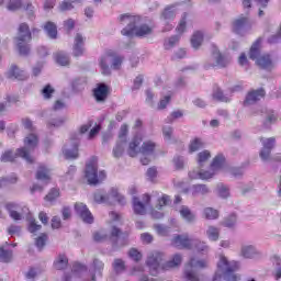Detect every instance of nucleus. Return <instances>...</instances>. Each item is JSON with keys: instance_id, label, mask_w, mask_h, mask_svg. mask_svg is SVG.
I'll return each mask as SVG.
<instances>
[{"instance_id": "nucleus-50", "label": "nucleus", "mask_w": 281, "mask_h": 281, "mask_svg": "<svg viewBox=\"0 0 281 281\" xmlns=\"http://www.w3.org/2000/svg\"><path fill=\"white\" fill-rule=\"evenodd\" d=\"M60 196V191L58 189H52L48 194L45 196V201H48L52 203L53 201H56Z\"/></svg>"}, {"instance_id": "nucleus-27", "label": "nucleus", "mask_w": 281, "mask_h": 281, "mask_svg": "<svg viewBox=\"0 0 281 281\" xmlns=\"http://www.w3.org/2000/svg\"><path fill=\"white\" fill-rule=\"evenodd\" d=\"M214 176V172H210V171H203L201 169H194L192 171L189 172V177L190 179H212Z\"/></svg>"}, {"instance_id": "nucleus-51", "label": "nucleus", "mask_w": 281, "mask_h": 281, "mask_svg": "<svg viewBox=\"0 0 281 281\" xmlns=\"http://www.w3.org/2000/svg\"><path fill=\"white\" fill-rule=\"evenodd\" d=\"M127 135H128V125L123 124L119 132V142H124L126 144Z\"/></svg>"}, {"instance_id": "nucleus-26", "label": "nucleus", "mask_w": 281, "mask_h": 281, "mask_svg": "<svg viewBox=\"0 0 281 281\" xmlns=\"http://www.w3.org/2000/svg\"><path fill=\"white\" fill-rule=\"evenodd\" d=\"M5 210H8L11 218H13V221H21V218H23V216L21 215V213H19V204L14 203V202H9L5 204Z\"/></svg>"}, {"instance_id": "nucleus-18", "label": "nucleus", "mask_w": 281, "mask_h": 281, "mask_svg": "<svg viewBox=\"0 0 281 281\" xmlns=\"http://www.w3.org/2000/svg\"><path fill=\"white\" fill-rule=\"evenodd\" d=\"M249 27H251L249 19L245 16H240L233 22V32L236 34H243V32H246Z\"/></svg>"}, {"instance_id": "nucleus-31", "label": "nucleus", "mask_w": 281, "mask_h": 281, "mask_svg": "<svg viewBox=\"0 0 281 281\" xmlns=\"http://www.w3.org/2000/svg\"><path fill=\"white\" fill-rule=\"evenodd\" d=\"M181 262H183V257L176 254L165 263V269H177L181 266Z\"/></svg>"}, {"instance_id": "nucleus-36", "label": "nucleus", "mask_w": 281, "mask_h": 281, "mask_svg": "<svg viewBox=\"0 0 281 281\" xmlns=\"http://www.w3.org/2000/svg\"><path fill=\"white\" fill-rule=\"evenodd\" d=\"M172 203V200L170 199V195L168 194H161V196L158 198L156 209L161 210Z\"/></svg>"}, {"instance_id": "nucleus-64", "label": "nucleus", "mask_w": 281, "mask_h": 281, "mask_svg": "<svg viewBox=\"0 0 281 281\" xmlns=\"http://www.w3.org/2000/svg\"><path fill=\"white\" fill-rule=\"evenodd\" d=\"M170 102V94L169 95H165L160 102L158 103V110L161 111L162 109H165L166 106H168V103Z\"/></svg>"}, {"instance_id": "nucleus-47", "label": "nucleus", "mask_w": 281, "mask_h": 281, "mask_svg": "<svg viewBox=\"0 0 281 281\" xmlns=\"http://www.w3.org/2000/svg\"><path fill=\"white\" fill-rule=\"evenodd\" d=\"M56 90H54V88L52 87V85H46L43 89H42V95L44 98V100H49L52 98V95H54Z\"/></svg>"}, {"instance_id": "nucleus-2", "label": "nucleus", "mask_w": 281, "mask_h": 281, "mask_svg": "<svg viewBox=\"0 0 281 281\" xmlns=\"http://www.w3.org/2000/svg\"><path fill=\"white\" fill-rule=\"evenodd\" d=\"M236 271H238V261H229L225 255H220L213 281H221L222 278L226 281H239L240 276L236 274Z\"/></svg>"}, {"instance_id": "nucleus-14", "label": "nucleus", "mask_w": 281, "mask_h": 281, "mask_svg": "<svg viewBox=\"0 0 281 281\" xmlns=\"http://www.w3.org/2000/svg\"><path fill=\"white\" fill-rule=\"evenodd\" d=\"M75 212H77L78 216L83 221V223L91 224L93 223V215L91 211L85 205V203L79 202L75 204Z\"/></svg>"}, {"instance_id": "nucleus-28", "label": "nucleus", "mask_w": 281, "mask_h": 281, "mask_svg": "<svg viewBox=\"0 0 281 281\" xmlns=\"http://www.w3.org/2000/svg\"><path fill=\"white\" fill-rule=\"evenodd\" d=\"M224 164H225V156L223 155L215 156L211 164V168L209 172H214V175H216V172H218V170L223 168Z\"/></svg>"}, {"instance_id": "nucleus-16", "label": "nucleus", "mask_w": 281, "mask_h": 281, "mask_svg": "<svg viewBox=\"0 0 281 281\" xmlns=\"http://www.w3.org/2000/svg\"><path fill=\"white\" fill-rule=\"evenodd\" d=\"M164 262V254L159 251H151L147 257V265L150 269L157 271L159 269V265Z\"/></svg>"}, {"instance_id": "nucleus-11", "label": "nucleus", "mask_w": 281, "mask_h": 281, "mask_svg": "<svg viewBox=\"0 0 281 281\" xmlns=\"http://www.w3.org/2000/svg\"><path fill=\"white\" fill-rule=\"evenodd\" d=\"M95 203H105L106 205H113V203L117 202L121 205H126V198L117 192V189L112 188L108 194L99 191L94 193Z\"/></svg>"}, {"instance_id": "nucleus-22", "label": "nucleus", "mask_w": 281, "mask_h": 281, "mask_svg": "<svg viewBox=\"0 0 281 281\" xmlns=\"http://www.w3.org/2000/svg\"><path fill=\"white\" fill-rule=\"evenodd\" d=\"M97 102H104L109 95V87L104 83H100L93 92Z\"/></svg>"}, {"instance_id": "nucleus-6", "label": "nucleus", "mask_w": 281, "mask_h": 281, "mask_svg": "<svg viewBox=\"0 0 281 281\" xmlns=\"http://www.w3.org/2000/svg\"><path fill=\"white\" fill-rule=\"evenodd\" d=\"M210 261L207 259H200L198 257H191L184 266V278L188 281H203L196 269H207Z\"/></svg>"}, {"instance_id": "nucleus-3", "label": "nucleus", "mask_w": 281, "mask_h": 281, "mask_svg": "<svg viewBox=\"0 0 281 281\" xmlns=\"http://www.w3.org/2000/svg\"><path fill=\"white\" fill-rule=\"evenodd\" d=\"M120 21H125L127 26L121 31L123 36H149V34H153V27L148 26L147 24H139V21H142V18L137 15H130V14H123L120 16Z\"/></svg>"}, {"instance_id": "nucleus-32", "label": "nucleus", "mask_w": 281, "mask_h": 281, "mask_svg": "<svg viewBox=\"0 0 281 281\" xmlns=\"http://www.w3.org/2000/svg\"><path fill=\"white\" fill-rule=\"evenodd\" d=\"M67 265H69V259L65 255H59L54 261V268L57 269V271L67 269Z\"/></svg>"}, {"instance_id": "nucleus-45", "label": "nucleus", "mask_w": 281, "mask_h": 281, "mask_svg": "<svg viewBox=\"0 0 281 281\" xmlns=\"http://www.w3.org/2000/svg\"><path fill=\"white\" fill-rule=\"evenodd\" d=\"M210 157H212V154H210V150H203L201 153L198 154V164L200 168H203V164H205V161H207V159H210Z\"/></svg>"}, {"instance_id": "nucleus-34", "label": "nucleus", "mask_w": 281, "mask_h": 281, "mask_svg": "<svg viewBox=\"0 0 281 281\" xmlns=\"http://www.w3.org/2000/svg\"><path fill=\"white\" fill-rule=\"evenodd\" d=\"M260 56H262V55H260V40H258L250 47L249 58H250V60H258V58H260Z\"/></svg>"}, {"instance_id": "nucleus-5", "label": "nucleus", "mask_w": 281, "mask_h": 281, "mask_svg": "<svg viewBox=\"0 0 281 281\" xmlns=\"http://www.w3.org/2000/svg\"><path fill=\"white\" fill-rule=\"evenodd\" d=\"M171 245L179 249H196L199 254H207L210 251V247L204 241L190 239L188 235H176L171 240Z\"/></svg>"}, {"instance_id": "nucleus-10", "label": "nucleus", "mask_w": 281, "mask_h": 281, "mask_svg": "<svg viewBox=\"0 0 281 281\" xmlns=\"http://www.w3.org/2000/svg\"><path fill=\"white\" fill-rule=\"evenodd\" d=\"M86 179L90 186H98L106 179V172L100 171L98 176V158L92 157L86 165Z\"/></svg>"}, {"instance_id": "nucleus-40", "label": "nucleus", "mask_w": 281, "mask_h": 281, "mask_svg": "<svg viewBox=\"0 0 281 281\" xmlns=\"http://www.w3.org/2000/svg\"><path fill=\"white\" fill-rule=\"evenodd\" d=\"M44 30L47 32L49 38H56L58 30L56 29V24H54V22H47Z\"/></svg>"}, {"instance_id": "nucleus-56", "label": "nucleus", "mask_w": 281, "mask_h": 281, "mask_svg": "<svg viewBox=\"0 0 281 281\" xmlns=\"http://www.w3.org/2000/svg\"><path fill=\"white\" fill-rule=\"evenodd\" d=\"M24 10H25V12H26L29 19H30L31 21H34V19L36 18V16L34 15V13L36 12V10L34 9V5L29 2V3L24 7Z\"/></svg>"}, {"instance_id": "nucleus-4", "label": "nucleus", "mask_w": 281, "mask_h": 281, "mask_svg": "<svg viewBox=\"0 0 281 281\" xmlns=\"http://www.w3.org/2000/svg\"><path fill=\"white\" fill-rule=\"evenodd\" d=\"M104 271V262L100 259H93L89 270L82 263H75L72 266V273L83 281H95V276L102 277Z\"/></svg>"}, {"instance_id": "nucleus-58", "label": "nucleus", "mask_w": 281, "mask_h": 281, "mask_svg": "<svg viewBox=\"0 0 281 281\" xmlns=\"http://www.w3.org/2000/svg\"><path fill=\"white\" fill-rule=\"evenodd\" d=\"M128 256L130 258H132V260H134L135 262H139V260H142V252H139V250L132 248L128 251Z\"/></svg>"}, {"instance_id": "nucleus-29", "label": "nucleus", "mask_w": 281, "mask_h": 281, "mask_svg": "<svg viewBox=\"0 0 281 281\" xmlns=\"http://www.w3.org/2000/svg\"><path fill=\"white\" fill-rule=\"evenodd\" d=\"M259 254L260 252L254 245H246L241 247V256L244 258H248V259L256 258V256H259Z\"/></svg>"}, {"instance_id": "nucleus-63", "label": "nucleus", "mask_w": 281, "mask_h": 281, "mask_svg": "<svg viewBox=\"0 0 281 281\" xmlns=\"http://www.w3.org/2000/svg\"><path fill=\"white\" fill-rule=\"evenodd\" d=\"M155 229L157 234H159V236H168V227L158 224V225H155Z\"/></svg>"}, {"instance_id": "nucleus-48", "label": "nucleus", "mask_w": 281, "mask_h": 281, "mask_svg": "<svg viewBox=\"0 0 281 281\" xmlns=\"http://www.w3.org/2000/svg\"><path fill=\"white\" fill-rule=\"evenodd\" d=\"M0 259L2 262H10L12 260V250H5L0 247Z\"/></svg>"}, {"instance_id": "nucleus-7", "label": "nucleus", "mask_w": 281, "mask_h": 281, "mask_svg": "<svg viewBox=\"0 0 281 281\" xmlns=\"http://www.w3.org/2000/svg\"><path fill=\"white\" fill-rule=\"evenodd\" d=\"M143 139L142 136L136 135L128 144L127 147V155L130 157H137V155H139V153H142V155H153V153H155V143H153L151 140H147L144 142L142 147H139V144H142Z\"/></svg>"}, {"instance_id": "nucleus-60", "label": "nucleus", "mask_w": 281, "mask_h": 281, "mask_svg": "<svg viewBox=\"0 0 281 281\" xmlns=\"http://www.w3.org/2000/svg\"><path fill=\"white\" fill-rule=\"evenodd\" d=\"M106 238H109V235H106V233H104V232H97L93 234V240L95 243H104V240H106Z\"/></svg>"}, {"instance_id": "nucleus-55", "label": "nucleus", "mask_w": 281, "mask_h": 281, "mask_svg": "<svg viewBox=\"0 0 281 281\" xmlns=\"http://www.w3.org/2000/svg\"><path fill=\"white\" fill-rule=\"evenodd\" d=\"M175 16H176V13H175V10H172V8L165 9V11L161 14V19H164L165 21H172Z\"/></svg>"}, {"instance_id": "nucleus-23", "label": "nucleus", "mask_w": 281, "mask_h": 281, "mask_svg": "<svg viewBox=\"0 0 281 281\" xmlns=\"http://www.w3.org/2000/svg\"><path fill=\"white\" fill-rule=\"evenodd\" d=\"M256 65H258L260 69H266L267 71H271V69H273V60L270 55H261L257 58Z\"/></svg>"}, {"instance_id": "nucleus-33", "label": "nucleus", "mask_w": 281, "mask_h": 281, "mask_svg": "<svg viewBox=\"0 0 281 281\" xmlns=\"http://www.w3.org/2000/svg\"><path fill=\"white\" fill-rule=\"evenodd\" d=\"M191 190H192L193 196H199V195L204 196L205 194H210V189L207 184H194L191 188Z\"/></svg>"}, {"instance_id": "nucleus-12", "label": "nucleus", "mask_w": 281, "mask_h": 281, "mask_svg": "<svg viewBox=\"0 0 281 281\" xmlns=\"http://www.w3.org/2000/svg\"><path fill=\"white\" fill-rule=\"evenodd\" d=\"M147 207H150V194H143L140 198H133L134 213L138 214L139 216H144Z\"/></svg>"}, {"instance_id": "nucleus-57", "label": "nucleus", "mask_w": 281, "mask_h": 281, "mask_svg": "<svg viewBox=\"0 0 281 281\" xmlns=\"http://www.w3.org/2000/svg\"><path fill=\"white\" fill-rule=\"evenodd\" d=\"M179 117H183V112H182V111L172 112V113L166 119V122H167V124H172V122H175V120H179Z\"/></svg>"}, {"instance_id": "nucleus-20", "label": "nucleus", "mask_w": 281, "mask_h": 281, "mask_svg": "<svg viewBox=\"0 0 281 281\" xmlns=\"http://www.w3.org/2000/svg\"><path fill=\"white\" fill-rule=\"evenodd\" d=\"M265 94H266L265 89L252 90L247 94L244 104H256V102H258L259 100H262Z\"/></svg>"}, {"instance_id": "nucleus-52", "label": "nucleus", "mask_w": 281, "mask_h": 281, "mask_svg": "<svg viewBox=\"0 0 281 281\" xmlns=\"http://www.w3.org/2000/svg\"><path fill=\"white\" fill-rule=\"evenodd\" d=\"M113 269H114V271H116V273H122V271H124V269H126L124 260L115 259L113 262Z\"/></svg>"}, {"instance_id": "nucleus-53", "label": "nucleus", "mask_w": 281, "mask_h": 281, "mask_svg": "<svg viewBox=\"0 0 281 281\" xmlns=\"http://www.w3.org/2000/svg\"><path fill=\"white\" fill-rule=\"evenodd\" d=\"M213 98L214 100H218V102H227V97L223 94V90H221V88H215L213 91Z\"/></svg>"}, {"instance_id": "nucleus-17", "label": "nucleus", "mask_w": 281, "mask_h": 281, "mask_svg": "<svg viewBox=\"0 0 281 281\" xmlns=\"http://www.w3.org/2000/svg\"><path fill=\"white\" fill-rule=\"evenodd\" d=\"M212 58L214 63L206 64L205 69H210V67H227V64L229 63V59L223 56L218 50L213 52Z\"/></svg>"}, {"instance_id": "nucleus-21", "label": "nucleus", "mask_w": 281, "mask_h": 281, "mask_svg": "<svg viewBox=\"0 0 281 281\" xmlns=\"http://www.w3.org/2000/svg\"><path fill=\"white\" fill-rule=\"evenodd\" d=\"M36 179L37 181H42L44 186H47V183L52 181V173L49 172V169L45 166H40L36 171Z\"/></svg>"}, {"instance_id": "nucleus-54", "label": "nucleus", "mask_w": 281, "mask_h": 281, "mask_svg": "<svg viewBox=\"0 0 281 281\" xmlns=\"http://www.w3.org/2000/svg\"><path fill=\"white\" fill-rule=\"evenodd\" d=\"M45 243H47V234L43 233L41 236L35 238V245L41 250L45 247Z\"/></svg>"}, {"instance_id": "nucleus-49", "label": "nucleus", "mask_w": 281, "mask_h": 281, "mask_svg": "<svg viewBox=\"0 0 281 281\" xmlns=\"http://www.w3.org/2000/svg\"><path fill=\"white\" fill-rule=\"evenodd\" d=\"M179 43V35H175L165 41V49H172Z\"/></svg>"}, {"instance_id": "nucleus-8", "label": "nucleus", "mask_w": 281, "mask_h": 281, "mask_svg": "<svg viewBox=\"0 0 281 281\" xmlns=\"http://www.w3.org/2000/svg\"><path fill=\"white\" fill-rule=\"evenodd\" d=\"M30 41H32L30 25L23 22L19 25L18 35L15 37V43L21 56H27V54H30V45H27Z\"/></svg>"}, {"instance_id": "nucleus-61", "label": "nucleus", "mask_w": 281, "mask_h": 281, "mask_svg": "<svg viewBox=\"0 0 281 281\" xmlns=\"http://www.w3.org/2000/svg\"><path fill=\"white\" fill-rule=\"evenodd\" d=\"M172 133H173V130L171 126L162 127V135H164L165 139H167V142H170V139H172Z\"/></svg>"}, {"instance_id": "nucleus-25", "label": "nucleus", "mask_w": 281, "mask_h": 281, "mask_svg": "<svg viewBox=\"0 0 281 281\" xmlns=\"http://www.w3.org/2000/svg\"><path fill=\"white\" fill-rule=\"evenodd\" d=\"M78 139L72 140V147L70 148L69 145H66L64 148V155L66 159H78Z\"/></svg>"}, {"instance_id": "nucleus-15", "label": "nucleus", "mask_w": 281, "mask_h": 281, "mask_svg": "<svg viewBox=\"0 0 281 281\" xmlns=\"http://www.w3.org/2000/svg\"><path fill=\"white\" fill-rule=\"evenodd\" d=\"M111 237L115 238L116 247H126V245H128V233H122V231L115 226L112 227Z\"/></svg>"}, {"instance_id": "nucleus-41", "label": "nucleus", "mask_w": 281, "mask_h": 281, "mask_svg": "<svg viewBox=\"0 0 281 281\" xmlns=\"http://www.w3.org/2000/svg\"><path fill=\"white\" fill-rule=\"evenodd\" d=\"M203 216L207 221H215V218H218V211L213 207H206L203 210Z\"/></svg>"}, {"instance_id": "nucleus-44", "label": "nucleus", "mask_w": 281, "mask_h": 281, "mask_svg": "<svg viewBox=\"0 0 281 281\" xmlns=\"http://www.w3.org/2000/svg\"><path fill=\"white\" fill-rule=\"evenodd\" d=\"M238 218L236 217V214H231L229 216H227L223 222L222 225L224 227H236V223H237Z\"/></svg>"}, {"instance_id": "nucleus-46", "label": "nucleus", "mask_w": 281, "mask_h": 281, "mask_svg": "<svg viewBox=\"0 0 281 281\" xmlns=\"http://www.w3.org/2000/svg\"><path fill=\"white\" fill-rule=\"evenodd\" d=\"M216 190L218 196H221L222 199H227V196H229V188H227V186L220 183L217 184Z\"/></svg>"}, {"instance_id": "nucleus-39", "label": "nucleus", "mask_w": 281, "mask_h": 281, "mask_svg": "<svg viewBox=\"0 0 281 281\" xmlns=\"http://www.w3.org/2000/svg\"><path fill=\"white\" fill-rule=\"evenodd\" d=\"M203 146H205V144L203 143V140L201 138H194L193 140H191V143L189 145V151L196 153V150H201V148H203Z\"/></svg>"}, {"instance_id": "nucleus-9", "label": "nucleus", "mask_w": 281, "mask_h": 281, "mask_svg": "<svg viewBox=\"0 0 281 281\" xmlns=\"http://www.w3.org/2000/svg\"><path fill=\"white\" fill-rule=\"evenodd\" d=\"M112 63V69H120L122 67V63H124V57L117 55L114 50H108L101 58H100V67L102 70L103 76L111 75V68L109 64Z\"/></svg>"}, {"instance_id": "nucleus-42", "label": "nucleus", "mask_w": 281, "mask_h": 281, "mask_svg": "<svg viewBox=\"0 0 281 281\" xmlns=\"http://www.w3.org/2000/svg\"><path fill=\"white\" fill-rule=\"evenodd\" d=\"M56 63L61 65V67H67V65H69V56L63 52H59L56 54Z\"/></svg>"}, {"instance_id": "nucleus-43", "label": "nucleus", "mask_w": 281, "mask_h": 281, "mask_svg": "<svg viewBox=\"0 0 281 281\" xmlns=\"http://www.w3.org/2000/svg\"><path fill=\"white\" fill-rule=\"evenodd\" d=\"M23 8V1L22 0H11L9 1L7 9L10 12H16L18 10H21Z\"/></svg>"}, {"instance_id": "nucleus-19", "label": "nucleus", "mask_w": 281, "mask_h": 281, "mask_svg": "<svg viewBox=\"0 0 281 281\" xmlns=\"http://www.w3.org/2000/svg\"><path fill=\"white\" fill-rule=\"evenodd\" d=\"M72 54L77 58H78V56H82V54H85V37H82V35H80V33H77V35L75 36Z\"/></svg>"}, {"instance_id": "nucleus-59", "label": "nucleus", "mask_w": 281, "mask_h": 281, "mask_svg": "<svg viewBox=\"0 0 281 281\" xmlns=\"http://www.w3.org/2000/svg\"><path fill=\"white\" fill-rule=\"evenodd\" d=\"M59 10L60 12H67L69 10H74V4H71V1L64 0L59 3Z\"/></svg>"}, {"instance_id": "nucleus-24", "label": "nucleus", "mask_w": 281, "mask_h": 281, "mask_svg": "<svg viewBox=\"0 0 281 281\" xmlns=\"http://www.w3.org/2000/svg\"><path fill=\"white\" fill-rule=\"evenodd\" d=\"M8 78H11V80H27V74L16 66H11L8 71Z\"/></svg>"}, {"instance_id": "nucleus-37", "label": "nucleus", "mask_w": 281, "mask_h": 281, "mask_svg": "<svg viewBox=\"0 0 281 281\" xmlns=\"http://www.w3.org/2000/svg\"><path fill=\"white\" fill-rule=\"evenodd\" d=\"M125 147L126 143H124L123 140H119L113 148V157H115V159H120V157L124 155Z\"/></svg>"}, {"instance_id": "nucleus-13", "label": "nucleus", "mask_w": 281, "mask_h": 281, "mask_svg": "<svg viewBox=\"0 0 281 281\" xmlns=\"http://www.w3.org/2000/svg\"><path fill=\"white\" fill-rule=\"evenodd\" d=\"M260 142L262 144V148L259 153L260 158L262 161L271 160V150L276 147V138H260Z\"/></svg>"}, {"instance_id": "nucleus-1", "label": "nucleus", "mask_w": 281, "mask_h": 281, "mask_svg": "<svg viewBox=\"0 0 281 281\" xmlns=\"http://www.w3.org/2000/svg\"><path fill=\"white\" fill-rule=\"evenodd\" d=\"M38 146V137L35 134H30L24 138V147L19 148L16 153L11 150L4 151L1 156V161L8 164V161H13L16 157H22L27 164H34V158H32V153Z\"/></svg>"}, {"instance_id": "nucleus-38", "label": "nucleus", "mask_w": 281, "mask_h": 281, "mask_svg": "<svg viewBox=\"0 0 281 281\" xmlns=\"http://www.w3.org/2000/svg\"><path fill=\"white\" fill-rule=\"evenodd\" d=\"M220 235H221V232L218 231L217 227H215V226L207 227L206 236H207L209 240H213L214 243H216V240H218Z\"/></svg>"}, {"instance_id": "nucleus-35", "label": "nucleus", "mask_w": 281, "mask_h": 281, "mask_svg": "<svg viewBox=\"0 0 281 281\" xmlns=\"http://www.w3.org/2000/svg\"><path fill=\"white\" fill-rule=\"evenodd\" d=\"M203 43V32L196 31L193 33L191 37V45L194 47V49H199Z\"/></svg>"}, {"instance_id": "nucleus-30", "label": "nucleus", "mask_w": 281, "mask_h": 281, "mask_svg": "<svg viewBox=\"0 0 281 281\" xmlns=\"http://www.w3.org/2000/svg\"><path fill=\"white\" fill-rule=\"evenodd\" d=\"M180 215L181 217L187 221V223H194L196 221V215L192 213L190 207L183 205L180 207Z\"/></svg>"}, {"instance_id": "nucleus-62", "label": "nucleus", "mask_w": 281, "mask_h": 281, "mask_svg": "<svg viewBox=\"0 0 281 281\" xmlns=\"http://www.w3.org/2000/svg\"><path fill=\"white\" fill-rule=\"evenodd\" d=\"M280 40H281V25H280L279 32L268 38V43H270V45H273L276 43H279Z\"/></svg>"}]
</instances>
